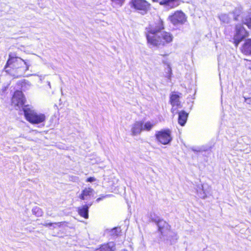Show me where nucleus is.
Here are the masks:
<instances>
[{"label": "nucleus", "mask_w": 251, "mask_h": 251, "mask_svg": "<svg viewBox=\"0 0 251 251\" xmlns=\"http://www.w3.org/2000/svg\"><path fill=\"white\" fill-rule=\"evenodd\" d=\"M164 28L163 21L159 19L155 27L149 28L147 34L148 43L154 47H164L172 42L174 36L167 31H161Z\"/></svg>", "instance_id": "nucleus-1"}, {"label": "nucleus", "mask_w": 251, "mask_h": 251, "mask_svg": "<svg viewBox=\"0 0 251 251\" xmlns=\"http://www.w3.org/2000/svg\"><path fill=\"white\" fill-rule=\"evenodd\" d=\"M30 66V64L27 60H24L21 58L16 56L15 54L10 53L5 69L10 68L15 73L14 75L20 76L24 75L25 73L29 70Z\"/></svg>", "instance_id": "nucleus-2"}, {"label": "nucleus", "mask_w": 251, "mask_h": 251, "mask_svg": "<svg viewBox=\"0 0 251 251\" xmlns=\"http://www.w3.org/2000/svg\"><path fill=\"white\" fill-rule=\"evenodd\" d=\"M23 109L25 119L29 123L39 124L45 121V115L37 112L31 106L25 105Z\"/></svg>", "instance_id": "nucleus-3"}, {"label": "nucleus", "mask_w": 251, "mask_h": 251, "mask_svg": "<svg viewBox=\"0 0 251 251\" xmlns=\"http://www.w3.org/2000/svg\"><path fill=\"white\" fill-rule=\"evenodd\" d=\"M129 4L132 8L143 15L151 9V4L146 0H131Z\"/></svg>", "instance_id": "nucleus-4"}, {"label": "nucleus", "mask_w": 251, "mask_h": 251, "mask_svg": "<svg viewBox=\"0 0 251 251\" xmlns=\"http://www.w3.org/2000/svg\"><path fill=\"white\" fill-rule=\"evenodd\" d=\"M155 137L157 140L163 145H168L172 140V131L169 129H162L156 132Z\"/></svg>", "instance_id": "nucleus-5"}, {"label": "nucleus", "mask_w": 251, "mask_h": 251, "mask_svg": "<svg viewBox=\"0 0 251 251\" xmlns=\"http://www.w3.org/2000/svg\"><path fill=\"white\" fill-rule=\"evenodd\" d=\"M169 19L174 25L183 24L187 20L185 14L179 10L176 11L172 15L170 16Z\"/></svg>", "instance_id": "nucleus-6"}, {"label": "nucleus", "mask_w": 251, "mask_h": 251, "mask_svg": "<svg viewBox=\"0 0 251 251\" xmlns=\"http://www.w3.org/2000/svg\"><path fill=\"white\" fill-rule=\"evenodd\" d=\"M248 33L241 25L236 26V34L234 36V43L237 46L239 43L247 36Z\"/></svg>", "instance_id": "nucleus-7"}, {"label": "nucleus", "mask_w": 251, "mask_h": 251, "mask_svg": "<svg viewBox=\"0 0 251 251\" xmlns=\"http://www.w3.org/2000/svg\"><path fill=\"white\" fill-rule=\"evenodd\" d=\"M25 99L23 93L20 91H16L12 98V104L13 105L20 107L24 105Z\"/></svg>", "instance_id": "nucleus-8"}, {"label": "nucleus", "mask_w": 251, "mask_h": 251, "mask_svg": "<svg viewBox=\"0 0 251 251\" xmlns=\"http://www.w3.org/2000/svg\"><path fill=\"white\" fill-rule=\"evenodd\" d=\"M159 4L168 9H173L179 6L180 4V0H161Z\"/></svg>", "instance_id": "nucleus-9"}, {"label": "nucleus", "mask_w": 251, "mask_h": 251, "mask_svg": "<svg viewBox=\"0 0 251 251\" xmlns=\"http://www.w3.org/2000/svg\"><path fill=\"white\" fill-rule=\"evenodd\" d=\"M143 130V122L136 121L131 125V132L132 136H137Z\"/></svg>", "instance_id": "nucleus-10"}, {"label": "nucleus", "mask_w": 251, "mask_h": 251, "mask_svg": "<svg viewBox=\"0 0 251 251\" xmlns=\"http://www.w3.org/2000/svg\"><path fill=\"white\" fill-rule=\"evenodd\" d=\"M94 191V190L91 188H85L82 191L79 198L82 200H89L93 194Z\"/></svg>", "instance_id": "nucleus-11"}, {"label": "nucleus", "mask_w": 251, "mask_h": 251, "mask_svg": "<svg viewBox=\"0 0 251 251\" xmlns=\"http://www.w3.org/2000/svg\"><path fill=\"white\" fill-rule=\"evenodd\" d=\"M171 103L173 106L172 112L174 113L176 108L180 105L179 100V96L176 94H173L171 97Z\"/></svg>", "instance_id": "nucleus-12"}, {"label": "nucleus", "mask_w": 251, "mask_h": 251, "mask_svg": "<svg viewBox=\"0 0 251 251\" xmlns=\"http://www.w3.org/2000/svg\"><path fill=\"white\" fill-rule=\"evenodd\" d=\"M241 50L245 54H251V39L246 40Z\"/></svg>", "instance_id": "nucleus-13"}, {"label": "nucleus", "mask_w": 251, "mask_h": 251, "mask_svg": "<svg viewBox=\"0 0 251 251\" xmlns=\"http://www.w3.org/2000/svg\"><path fill=\"white\" fill-rule=\"evenodd\" d=\"M115 250V244L111 242L101 246L100 248L97 249L96 251H114Z\"/></svg>", "instance_id": "nucleus-14"}, {"label": "nucleus", "mask_w": 251, "mask_h": 251, "mask_svg": "<svg viewBox=\"0 0 251 251\" xmlns=\"http://www.w3.org/2000/svg\"><path fill=\"white\" fill-rule=\"evenodd\" d=\"M89 206L88 205H85L81 207L78 208V212L80 216L84 217L85 219L88 218V209Z\"/></svg>", "instance_id": "nucleus-15"}, {"label": "nucleus", "mask_w": 251, "mask_h": 251, "mask_svg": "<svg viewBox=\"0 0 251 251\" xmlns=\"http://www.w3.org/2000/svg\"><path fill=\"white\" fill-rule=\"evenodd\" d=\"M188 117V114L184 111H181L178 115V123L182 126H183L186 122Z\"/></svg>", "instance_id": "nucleus-16"}, {"label": "nucleus", "mask_w": 251, "mask_h": 251, "mask_svg": "<svg viewBox=\"0 0 251 251\" xmlns=\"http://www.w3.org/2000/svg\"><path fill=\"white\" fill-rule=\"evenodd\" d=\"M157 226L158 227L159 230L162 234L164 232V227L167 226V224L163 220H159L157 223Z\"/></svg>", "instance_id": "nucleus-17"}, {"label": "nucleus", "mask_w": 251, "mask_h": 251, "mask_svg": "<svg viewBox=\"0 0 251 251\" xmlns=\"http://www.w3.org/2000/svg\"><path fill=\"white\" fill-rule=\"evenodd\" d=\"M32 213L37 217H41L42 216L43 212L42 209L39 207H34L32 210Z\"/></svg>", "instance_id": "nucleus-18"}, {"label": "nucleus", "mask_w": 251, "mask_h": 251, "mask_svg": "<svg viewBox=\"0 0 251 251\" xmlns=\"http://www.w3.org/2000/svg\"><path fill=\"white\" fill-rule=\"evenodd\" d=\"M221 21L225 23H228L229 22L230 18L228 15L226 14H221L219 16Z\"/></svg>", "instance_id": "nucleus-19"}, {"label": "nucleus", "mask_w": 251, "mask_h": 251, "mask_svg": "<svg viewBox=\"0 0 251 251\" xmlns=\"http://www.w3.org/2000/svg\"><path fill=\"white\" fill-rule=\"evenodd\" d=\"M154 124L151 122H147L145 124L143 123V130L150 131L153 127Z\"/></svg>", "instance_id": "nucleus-20"}, {"label": "nucleus", "mask_w": 251, "mask_h": 251, "mask_svg": "<svg viewBox=\"0 0 251 251\" xmlns=\"http://www.w3.org/2000/svg\"><path fill=\"white\" fill-rule=\"evenodd\" d=\"M208 192L206 190L204 189L203 185H201V191L198 192L199 197L203 199H205L207 197V194H208Z\"/></svg>", "instance_id": "nucleus-21"}, {"label": "nucleus", "mask_w": 251, "mask_h": 251, "mask_svg": "<svg viewBox=\"0 0 251 251\" xmlns=\"http://www.w3.org/2000/svg\"><path fill=\"white\" fill-rule=\"evenodd\" d=\"M61 223H45L43 224V225L45 226H53V228H55L56 227H60L61 226Z\"/></svg>", "instance_id": "nucleus-22"}, {"label": "nucleus", "mask_w": 251, "mask_h": 251, "mask_svg": "<svg viewBox=\"0 0 251 251\" xmlns=\"http://www.w3.org/2000/svg\"><path fill=\"white\" fill-rule=\"evenodd\" d=\"M121 229L120 227H117L111 229V234L112 235H118L121 232Z\"/></svg>", "instance_id": "nucleus-23"}, {"label": "nucleus", "mask_w": 251, "mask_h": 251, "mask_svg": "<svg viewBox=\"0 0 251 251\" xmlns=\"http://www.w3.org/2000/svg\"><path fill=\"white\" fill-rule=\"evenodd\" d=\"M125 0H111L115 5H118L120 7L123 5Z\"/></svg>", "instance_id": "nucleus-24"}, {"label": "nucleus", "mask_w": 251, "mask_h": 251, "mask_svg": "<svg viewBox=\"0 0 251 251\" xmlns=\"http://www.w3.org/2000/svg\"><path fill=\"white\" fill-rule=\"evenodd\" d=\"M243 22L245 25H246L248 27L251 29V18L249 19L244 18L243 20Z\"/></svg>", "instance_id": "nucleus-25"}, {"label": "nucleus", "mask_w": 251, "mask_h": 251, "mask_svg": "<svg viewBox=\"0 0 251 251\" xmlns=\"http://www.w3.org/2000/svg\"><path fill=\"white\" fill-rule=\"evenodd\" d=\"M166 64H167V71H168V73L169 74V75H168V76H169V77H170V76H171V74H172V69H171V67L170 65L169 64L167 63Z\"/></svg>", "instance_id": "nucleus-26"}, {"label": "nucleus", "mask_w": 251, "mask_h": 251, "mask_svg": "<svg viewBox=\"0 0 251 251\" xmlns=\"http://www.w3.org/2000/svg\"><path fill=\"white\" fill-rule=\"evenodd\" d=\"M96 180V179L94 177H90L86 179L87 182H94Z\"/></svg>", "instance_id": "nucleus-27"}, {"label": "nucleus", "mask_w": 251, "mask_h": 251, "mask_svg": "<svg viewBox=\"0 0 251 251\" xmlns=\"http://www.w3.org/2000/svg\"><path fill=\"white\" fill-rule=\"evenodd\" d=\"M109 195H105V196H102L101 198H98L97 200H96V201L97 202H99L100 200H102L103 199L105 198H106V197H109Z\"/></svg>", "instance_id": "nucleus-28"}, {"label": "nucleus", "mask_w": 251, "mask_h": 251, "mask_svg": "<svg viewBox=\"0 0 251 251\" xmlns=\"http://www.w3.org/2000/svg\"><path fill=\"white\" fill-rule=\"evenodd\" d=\"M36 75V74H35V75ZM38 76L39 77L40 81L41 82H42L43 81V80L44 79L45 75H38Z\"/></svg>", "instance_id": "nucleus-29"}, {"label": "nucleus", "mask_w": 251, "mask_h": 251, "mask_svg": "<svg viewBox=\"0 0 251 251\" xmlns=\"http://www.w3.org/2000/svg\"><path fill=\"white\" fill-rule=\"evenodd\" d=\"M47 83H48V85L49 86L50 88H51V85H50V81H48Z\"/></svg>", "instance_id": "nucleus-30"}, {"label": "nucleus", "mask_w": 251, "mask_h": 251, "mask_svg": "<svg viewBox=\"0 0 251 251\" xmlns=\"http://www.w3.org/2000/svg\"><path fill=\"white\" fill-rule=\"evenodd\" d=\"M249 213L251 215V207L249 208Z\"/></svg>", "instance_id": "nucleus-31"}, {"label": "nucleus", "mask_w": 251, "mask_h": 251, "mask_svg": "<svg viewBox=\"0 0 251 251\" xmlns=\"http://www.w3.org/2000/svg\"><path fill=\"white\" fill-rule=\"evenodd\" d=\"M152 1L154 2H158V0H152Z\"/></svg>", "instance_id": "nucleus-32"}, {"label": "nucleus", "mask_w": 251, "mask_h": 251, "mask_svg": "<svg viewBox=\"0 0 251 251\" xmlns=\"http://www.w3.org/2000/svg\"><path fill=\"white\" fill-rule=\"evenodd\" d=\"M234 19H235V20H236V19H237L236 17H235L234 18Z\"/></svg>", "instance_id": "nucleus-33"}]
</instances>
